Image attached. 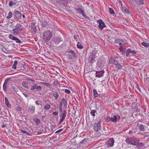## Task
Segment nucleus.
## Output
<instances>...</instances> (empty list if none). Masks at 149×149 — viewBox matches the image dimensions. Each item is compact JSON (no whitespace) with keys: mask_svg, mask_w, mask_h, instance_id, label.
<instances>
[{"mask_svg":"<svg viewBox=\"0 0 149 149\" xmlns=\"http://www.w3.org/2000/svg\"><path fill=\"white\" fill-rule=\"evenodd\" d=\"M22 25L20 23H17L15 26V28L12 31V33L14 36L18 35L22 30Z\"/></svg>","mask_w":149,"mask_h":149,"instance_id":"nucleus-1","label":"nucleus"},{"mask_svg":"<svg viewBox=\"0 0 149 149\" xmlns=\"http://www.w3.org/2000/svg\"><path fill=\"white\" fill-rule=\"evenodd\" d=\"M139 141V139L134 137L128 138L125 140V142L127 144L134 146H137Z\"/></svg>","mask_w":149,"mask_h":149,"instance_id":"nucleus-2","label":"nucleus"},{"mask_svg":"<svg viewBox=\"0 0 149 149\" xmlns=\"http://www.w3.org/2000/svg\"><path fill=\"white\" fill-rule=\"evenodd\" d=\"M52 37V33L48 30L44 31L43 35L42 38L45 42H47L51 39Z\"/></svg>","mask_w":149,"mask_h":149,"instance_id":"nucleus-3","label":"nucleus"},{"mask_svg":"<svg viewBox=\"0 0 149 149\" xmlns=\"http://www.w3.org/2000/svg\"><path fill=\"white\" fill-rule=\"evenodd\" d=\"M120 118V116L117 114L113 116V117H111L110 116H107L105 119V121L106 122H109L111 121L113 122H116L118 120H119Z\"/></svg>","mask_w":149,"mask_h":149,"instance_id":"nucleus-4","label":"nucleus"},{"mask_svg":"<svg viewBox=\"0 0 149 149\" xmlns=\"http://www.w3.org/2000/svg\"><path fill=\"white\" fill-rule=\"evenodd\" d=\"M66 113L67 112L66 110H64L63 111V113L62 114V113L59 114V117H61V118L60 119L58 123L59 125L61 124L64 120L65 118Z\"/></svg>","mask_w":149,"mask_h":149,"instance_id":"nucleus-5","label":"nucleus"},{"mask_svg":"<svg viewBox=\"0 0 149 149\" xmlns=\"http://www.w3.org/2000/svg\"><path fill=\"white\" fill-rule=\"evenodd\" d=\"M97 22L99 24L98 27L101 30L106 27L104 22L102 19L98 20Z\"/></svg>","mask_w":149,"mask_h":149,"instance_id":"nucleus-6","label":"nucleus"},{"mask_svg":"<svg viewBox=\"0 0 149 149\" xmlns=\"http://www.w3.org/2000/svg\"><path fill=\"white\" fill-rule=\"evenodd\" d=\"M114 141L113 138H110L106 142V144L108 147L113 146Z\"/></svg>","mask_w":149,"mask_h":149,"instance_id":"nucleus-7","label":"nucleus"},{"mask_svg":"<svg viewBox=\"0 0 149 149\" xmlns=\"http://www.w3.org/2000/svg\"><path fill=\"white\" fill-rule=\"evenodd\" d=\"M100 122L95 123L94 125V129L96 132H98L100 129Z\"/></svg>","mask_w":149,"mask_h":149,"instance_id":"nucleus-8","label":"nucleus"},{"mask_svg":"<svg viewBox=\"0 0 149 149\" xmlns=\"http://www.w3.org/2000/svg\"><path fill=\"white\" fill-rule=\"evenodd\" d=\"M8 37L10 39L15 41L17 43H21L22 42L19 39L14 36L12 35H9Z\"/></svg>","mask_w":149,"mask_h":149,"instance_id":"nucleus-9","label":"nucleus"},{"mask_svg":"<svg viewBox=\"0 0 149 149\" xmlns=\"http://www.w3.org/2000/svg\"><path fill=\"white\" fill-rule=\"evenodd\" d=\"M105 64V62L104 60H99L98 61L97 63V65L98 67H99L100 69L102 68Z\"/></svg>","mask_w":149,"mask_h":149,"instance_id":"nucleus-10","label":"nucleus"},{"mask_svg":"<svg viewBox=\"0 0 149 149\" xmlns=\"http://www.w3.org/2000/svg\"><path fill=\"white\" fill-rule=\"evenodd\" d=\"M96 58L95 53L91 52L90 53V55L88 58L89 62H92Z\"/></svg>","mask_w":149,"mask_h":149,"instance_id":"nucleus-11","label":"nucleus"},{"mask_svg":"<svg viewBox=\"0 0 149 149\" xmlns=\"http://www.w3.org/2000/svg\"><path fill=\"white\" fill-rule=\"evenodd\" d=\"M36 89L37 90H40L42 89V87L40 86H38L36 84H34L31 86V90H34Z\"/></svg>","mask_w":149,"mask_h":149,"instance_id":"nucleus-12","label":"nucleus"},{"mask_svg":"<svg viewBox=\"0 0 149 149\" xmlns=\"http://www.w3.org/2000/svg\"><path fill=\"white\" fill-rule=\"evenodd\" d=\"M8 80L9 79H6L3 84V89L4 91H6L7 90V88L8 86L7 84Z\"/></svg>","mask_w":149,"mask_h":149,"instance_id":"nucleus-13","label":"nucleus"},{"mask_svg":"<svg viewBox=\"0 0 149 149\" xmlns=\"http://www.w3.org/2000/svg\"><path fill=\"white\" fill-rule=\"evenodd\" d=\"M118 61L114 57H111L109 59V63L111 64L115 65Z\"/></svg>","mask_w":149,"mask_h":149,"instance_id":"nucleus-14","label":"nucleus"},{"mask_svg":"<svg viewBox=\"0 0 149 149\" xmlns=\"http://www.w3.org/2000/svg\"><path fill=\"white\" fill-rule=\"evenodd\" d=\"M14 14L15 17L16 18L19 19L21 18L22 15L17 10H15Z\"/></svg>","mask_w":149,"mask_h":149,"instance_id":"nucleus-15","label":"nucleus"},{"mask_svg":"<svg viewBox=\"0 0 149 149\" xmlns=\"http://www.w3.org/2000/svg\"><path fill=\"white\" fill-rule=\"evenodd\" d=\"M104 72L103 70H102L100 71L97 72L96 73V77H98L100 78L102 77L103 76Z\"/></svg>","mask_w":149,"mask_h":149,"instance_id":"nucleus-16","label":"nucleus"},{"mask_svg":"<svg viewBox=\"0 0 149 149\" xmlns=\"http://www.w3.org/2000/svg\"><path fill=\"white\" fill-rule=\"evenodd\" d=\"M35 107L33 106L29 107L28 109V111L31 113L33 114L35 112Z\"/></svg>","mask_w":149,"mask_h":149,"instance_id":"nucleus-17","label":"nucleus"},{"mask_svg":"<svg viewBox=\"0 0 149 149\" xmlns=\"http://www.w3.org/2000/svg\"><path fill=\"white\" fill-rule=\"evenodd\" d=\"M61 38L56 37L54 38V42L56 44H58L61 41Z\"/></svg>","mask_w":149,"mask_h":149,"instance_id":"nucleus-18","label":"nucleus"},{"mask_svg":"<svg viewBox=\"0 0 149 149\" xmlns=\"http://www.w3.org/2000/svg\"><path fill=\"white\" fill-rule=\"evenodd\" d=\"M17 3V1L15 0H11L9 2V5L10 7L15 5Z\"/></svg>","mask_w":149,"mask_h":149,"instance_id":"nucleus-19","label":"nucleus"},{"mask_svg":"<svg viewBox=\"0 0 149 149\" xmlns=\"http://www.w3.org/2000/svg\"><path fill=\"white\" fill-rule=\"evenodd\" d=\"M76 10L77 11H78L84 17H86V16L84 12V11L83 10H82L81 8H79L77 9Z\"/></svg>","mask_w":149,"mask_h":149,"instance_id":"nucleus-20","label":"nucleus"},{"mask_svg":"<svg viewBox=\"0 0 149 149\" xmlns=\"http://www.w3.org/2000/svg\"><path fill=\"white\" fill-rule=\"evenodd\" d=\"M122 11L124 13L130 14V13L129 11V10L125 7H122L121 8Z\"/></svg>","mask_w":149,"mask_h":149,"instance_id":"nucleus-21","label":"nucleus"},{"mask_svg":"<svg viewBox=\"0 0 149 149\" xmlns=\"http://www.w3.org/2000/svg\"><path fill=\"white\" fill-rule=\"evenodd\" d=\"M5 104L6 106L9 108H10L11 107V105L10 104L9 101H8L7 98L6 97H5Z\"/></svg>","mask_w":149,"mask_h":149,"instance_id":"nucleus-22","label":"nucleus"},{"mask_svg":"<svg viewBox=\"0 0 149 149\" xmlns=\"http://www.w3.org/2000/svg\"><path fill=\"white\" fill-rule=\"evenodd\" d=\"M19 131H20L21 132L22 134H25L26 135L30 136H31L32 135V134H31L30 133L28 132L27 131L23 130L21 129H19Z\"/></svg>","mask_w":149,"mask_h":149,"instance_id":"nucleus-23","label":"nucleus"},{"mask_svg":"<svg viewBox=\"0 0 149 149\" xmlns=\"http://www.w3.org/2000/svg\"><path fill=\"white\" fill-rule=\"evenodd\" d=\"M22 84L23 86L26 88L27 89L29 88V87L28 86V84L27 82L25 81H23L22 82Z\"/></svg>","mask_w":149,"mask_h":149,"instance_id":"nucleus-24","label":"nucleus"},{"mask_svg":"<svg viewBox=\"0 0 149 149\" xmlns=\"http://www.w3.org/2000/svg\"><path fill=\"white\" fill-rule=\"evenodd\" d=\"M31 28L34 30V32H36L37 30L36 28L35 24L34 23L32 22L31 23Z\"/></svg>","mask_w":149,"mask_h":149,"instance_id":"nucleus-25","label":"nucleus"},{"mask_svg":"<svg viewBox=\"0 0 149 149\" xmlns=\"http://www.w3.org/2000/svg\"><path fill=\"white\" fill-rule=\"evenodd\" d=\"M93 96L95 98H96L98 97V94L97 92V91L95 89H93Z\"/></svg>","mask_w":149,"mask_h":149,"instance_id":"nucleus-26","label":"nucleus"},{"mask_svg":"<svg viewBox=\"0 0 149 149\" xmlns=\"http://www.w3.org/2000/svg\"><path fill=\"white\" fill-rule=\"evenodd\" d=\"M17 64H18L17 61H14L13 64L12 65V68L15 70L17 68L16 66H17Z\"/></svg>","mask_w":149,"mask_h":149,"instance_id":"nucleus-27","label":"nucleus"},{"mask_svg":"<svg viewBox=\"0 0 149 149\" xmlns=\"http://www.w3.org/2000/svg\"><path fill=\"white\" fill-rule=\"evenodd\" d=\"M61 102L63 104L64 107H66L67 106V102L65 100L64 98H63Z\"/></svg>","mask_w":149,"mask_h":149,"instance_id":"nucleus-28","label":"nucleus"},{"mask_svg":"<svg viewBox=\"0 0 149 149\" xmlns=\"http://www.w3.org/2000/svg\"><path fill=\"white\" fill-rule=\"evenodd\" d=\"M116 67L119 69H121L122 68V66L120 63L118 61L116 64L115 65Z\"/></svg>","mask_w":149,"mask_h":149,"instance_id":"nucleus-29","label":"nucleus"},{"mask_svg":"<svg viewBox=\"0 0 149 149\" xmlns=\"http://www.w3.org/2000/svg\"><path fill=\"white\" fill-rule=\"evenodd\" d=\"M47 22L45 20H44L42 22L41 25L42 27H44L47 26Z\"/></svg>","mask_w":149,"mask_h":149,"instance_id":"nucleus-30","label":"nucleus"},{"mask_svg":"<svg viewBox=\"0 0 149 149\" xmlns=\"http://www.w3.org/2000/svg\"><path fill=\"white\" fill-rule=\"evenodd\" d=\"M141 44L146 47L148 48L149 47V43H146L144 42H142L141 43Z\"/></svg>","mask_w":149,"mask_h":149,"instance_id":"nucleus-31","label":"nucleus"},{"mask_svg":"<svg viewBox=\"0 0 149 149\" xmlns=\"http://www.w3.org/2000/svg\"><path fill=\"white\" fill-rule=\"evenodd\" d=\"M33 121L36 123L37 124H39L40 123V120L39 119L37 118H33Z\"/></svg>","mask_w":149,"mask_h":149,"instance_id":"nucleus-32","label":"nucleus"},{"mask_svg":"<svg viewBox=\"0 0 149 149\" xmlns=\"http://www.w3.org/2000/svg\"><path fill=\"white\" fill-rule=\"evenodd\" d=\"M77 47L78 48L82 49L83 48V46L79 42H78L77 44Z\"/></svg>","mask_w":149,"mask_h":149,"instance_id":"nucleus-33","label":"nucleus"},{"mask_svg":"<svg viewBox=\"0 0 149 149\" xmlns=\"http://www.w3.org/2000/svg\"><path fill=\"white\" fill-rule=\"evenodd\" d=\"M12 87L15 92H17L19 91L17 86H12Z\"/></svg>","mask_w":149,"mask_h":149,"instance_id":"nucleus-34","label":"nucleus"},{"mask_svg":"<svg viewBox=\"0 0 149 149\" xmlns=\"http://www.w3.org/2000/svg\"><path fill=\"white\" fill-rule=\"evenodd\" d=\"M13 15V14L10 11L8 15L6 17L7 18L10 19L12 17Z\"/></svg>","mask_w":149,"mask_h":149,"instance_id":"nucleus-35","label":"nucleus"},{"mask_svg":"<svg viewBox=\"0 0 149 149\" xmlns=\"http://www.w3.org/2000/svg\"><path fill=\"white\" fill-rule=\"evenodd\" d=\"M137 146L139 147H141L142 148H143L145 147V145L143 143H140L139 141L138 144Z\"/></svg>","mask_w":149,"mask_h":149,"instance_id":"nucleus-36","label":"nucleus"},{"mask_svg":"<svg viewBox=\"0 0 149 149\" xmlns=\"http://www.w3.org/2000/svg\"><path fill=\"white\" fill-rule=\"evenodd\" d=\"M53 95L54 97L57 98L58 97V94L57 92H55L53 93Z\"/></svg>","mask_w":149,"mask_h":149,"instance_id":"nucleus-37","label":"nucleus"},{"mask_svg":"<svg viewBox=\"0 0 149 149\" xmlns=\"http://www.w3.org/2000/svg\"><path fill=\"white\" fill-rule=\"evenodd\" d=\"M50 107L51 106L50 105L48 104H46L44 106V109H45L48 110V109H50Z\"/></svg>","mask_w":149,"mask_h":149,"instance_id":"nucleus-38","label":"nucleus"},{"mask_svg":"<svg viewBox=\"0 0 149 149\" xmlns=\"http://www.w3.org/2000/svg\"><path fill=\"white\" fill-rule=\"evenodd\" d=\"M139 130L141 131H143L144 129V126L143 125H141L139 126Z\"/></svg>","mask_w":149,"mask_h":149,"instance_id":"nucleus-39","label":"nucleus"},{"mask_svg":"<svg viewBox=\"0 0 149 149\" xmlns=\"http://www.w3.org/2000/svg\"><path fill=\"white\" fill-rule=\"evenodd\" d=\"M96 112V111L95 110H92L91 112V114L93 116H95V113Z\"/></svg>","mask_w":149,"mask_h":149,"instance_id":"nucleus-40","label":"nucleus"},{"mask_svg":"<svg viewBox=\"0 0 149 149\" xmlns=\"http://www.w3.org/2000/svg\"><path fill=\"white\" fill-rule=\"evenodd\" d=\"M109 11L110 13L111 14H114L115 13V12L111 8H109Z\"/></svg>","mask_w":149,"mask_h":149,"instance_id":"nucleus-41","label":"nucleus"},{"mask_svg":"<svg viewBox=\"0 0 149 149\" xmlns=\"http://www.w3.org/2000/svg\"><path fill=\"white\" fill-rule=\"evenodd\" d=\"M64 92L67 93L68 94H70V90H69L68 89H65L64 90Z\"/></svg>","mask_w":149,"mask_h":149,"instance_id":"nucleus-42","label":"nucleus"},{"mask_svg":"<svg viewBox=\"0 0 149 149\" xmlns=\"http://www.w3.org/2000/svg\"><path fill=\"white\" fill-rule=\"evenodd\" d=\"M40 83L44 85H46L47 86H48L49 85H50V84L49 83H46V82H40Z\"/></svg>","mask_w":149,"mask_h":149,"instance_id":"nucleus-43","label":"nucleus"},{"mask_svg":"<svg viewBox=\"0 0 149 149\" xmlns=\"http://www.w3.org/2000/svg\"><path fill=\"white\" fill-rule=\"evenodd\" d=\"M139 3L140 5H143L144 4L143 0H139Z\"/></svg>","mask_w":149,"mask_h":149,"instance_id":"nucleus-44","label":"nucleus"},{"mask_svg":"<svg viewBox=\"0 0 149 149\" xmlns=\"http://www.w3.org/2000/svg\"><path fill=\"white\" fill-rule=\"evenodd\" d=\"M136 103L135 102L133 103L132 106V108L134 107L135 108L137 107Z\"/></svg>","mask_w":149,"mask_h":149,"instance_id":"nucleus-45","label":"nucleus"},{"mask_svg":"<svg viewBox=\"0 0 149 149\" xmlns=\"http://www.w3.org/2000/svg\"><path fill=\"white\" fill-rule=\"evenodd\" d=\"M79 36L78 35H75L74 37V39L77 41V39L78 38Z\"/></svg>","mask_w":149,"mask_h":149,"instance_id":"nucleus-46","label":"nucleus"},{"mask_svg":"<svg viewBox=\"0 0 149 149\" xmlns=\"http://www.w3.org/2000/svg\"><path fill=\"white\" fill-rule=\"evenodd\" d=\"M27 80L29 81H31L33 82H35V81L34 79H31L29 78L27 79Z\"/></svg>","mask_w":149,"mask_h":149,"instance_id":"nucleus-47","label":"nucleus"},{"mask_svg":"<svg viewBox=\"0 0 149 149\" xmlns=\"http://www.w3.org/2000/svg\"><path fill=\"white\" fill-rule=\"evenodd\" d=\"M69 53H71L73 54L74 56H75V53L74 52L73 50H70L69 52Z\"/></svg>","mask_w":149,"mask_h":149,"instance_id":"nucleus-48","label":"nucleus"},{"mask_svg":"<svg viewBox=\"0 0 149 149\" xmlns=\"http://www.w3.org/2000/svg\"><path fill=\"white\" fill-rule=\"evenodd\" d=\"M59 112L60 114L62 113V107H59Z\"/></svg>","mask_w":149,"mask_h":149,"instance_id":"nucleus-49","label":"nucleus"},{"mask_svg":"<svg viewBox=\"0 0 149 149\" xmlns=\"http://www.w3.org/2000/svg\"><path fill=\"white\" fill-rule=\"evenodd\" d=\"M86 142V139H84L81 141L80 142V144H82L83 143L85 144V143Z\"/></svg>","mask_w":149,"mask_h":149,"instance_id":"nucleus-50","label":"nucleus"},{"mask_svg":"<svg viewBox=\"0 0 149 149\" xmlns=\"http://www.w3.org/2000/svg\"><path fill=\"white\" fill-rule=\"evenodd\" d=\"M63 130L62 129H60L59 130H57L55 132V133H59V132H61Z\"/></svg>","mask_w":149,"mask_h":149,"instance_id":"nucleus-51","label":"nucleus"},{"mask_svg":"<svg viewBox=\"0 0 149 149\" xmlns=\"http://www.w3.org/2000/svg\"><path fill=\"white\" fill-rule=\"evenodd\" d=\"M36 104L37 105H39L40 104V101L38 100H36L35 102Z\"/></svg>","mask_w":149,"mask_h":149,"instance_id":"nucleus-52","label":"nucleus"},{"mask_svg":"<svg viewBox=\"0 0 149 149\" xmlns=\"http://www.w3.org/2000/svg\"><path fill=\"white\" fill-rule=\"evenodd\" d=\"M54 115H57L58 114V111H54L52 113Z\"/></svg>","mask_w":149,"mask_h":149,"instance_id":"nucleus-53","label":"nucleus"},{"mask_svg":"<svg viewBox=\"0 0 149 149\" xmlns=\"http://www.w3.org/2000/svg\"><path fill=\"white\" fill-rule=\"evenodd\" d=\"M22 108L20 107H18L16 108V110L17 111H20L22 110Z\"/></svg>","mask_w":149,"mask_h":149,"instance_id":"nucleus-54","label":"nucleus"},{"mask_svg":"<svg viewBox=\"0 0 149 149\" xmlns=\"http://www.w3.org/2000/svg\"><path fill=\"white\" fill-rule=\"evenodd\" d=\"M120 40L118 39H116L115 41V43H119L120 42Z\"/></svg>","mask_w":149,"mask_h":149,"instance_id":"nucleus-55","label":"nucleus"},{"mask_svg":"<svg viewBox=\"0 0 149 149\" xmlns=\"http://www.w3.org/2000/svg\"><path fill=\"white\" fill-rule=\"evenodd\" d=\"M53 83L55 85H57L58 84V82L56 81H54V82H53Z\"/></svg>","mask_w":149,"mask_h":149,"instance_id":"nucleus-56","label":"nucleus"},{"mask_svg":"<svg viewBox=\"0 0 149 149\" xmlns=\"http://www.w3.org/2000/svg\"><path fill=\"white\" fill-rule=\"evenodd\" d=\"M62 105H63L62 103V102H60V104H59V107H62Z\"/></svg>","mask_w":149,"mask_h":149,"instance_id":"nucleus-57","label":"nucleus"},{"mask_svg":"<svg viewBox=\"0 0 149 149\" xmlns=\"http://www.w3.org/2000/svg\"><path fill=\"white\" fill-rule=\"evenodd\" d=\"M132 130H130L129 132V134H132Z\"/></svg>","mask_w":149,"mask_h":149,"instance_id":"nucleus-58","label":"nucleus"},{"mask_svg":"<svg viewBox=\"0 0 149 149\" xmlns=\"http://www.w3.org/2000/svg\"><path fill=\"white\" fill-rule=\"evenodd\" d=\"M6 127V125L5 124H3L2 126H1V127L2 128H4L5 127Z\"/></svg>","mask_w":149,"mask_h":149,"instance_id":"nucleus-59","label":"nucleus"},{"mask_svg":"<svg viewBox=\"0 0 149 149\" xmlns=\"http://www.w3.org/2000/svg\"><path fill=\"white\" fill-rule=\"evenodd\" d=\"M23 94L25 97H26L27 96V95L24 93H23Z\"/></svg>","mask_w":149,"mask_h":149,"instance_id":"nucleus-60","label":"nucleus"},{"mask_svg":"<svg viewBox=\"0 0 149 149\" xmlns=\"http://www.w3.org/2000/svg\"><path fill=\"white\" fill-rule=\"evenodd\" d=\"M3 52H4L5 53H7V52H6V49H3L2 50Z\"/></svg>","mask_w":149,"mask_h":149,"instance_id":"nucleus-61","label":"nucleus"},{"mask_svg":"<svg viewBox=\"0 0 149 149\" xmlns=\"http://www.w3.org/2000/svg\"><path fill=\"white\" fill-rule=\"evenodd\" d=\"M68 57L70 59H71L72 58V57H71V56H70V55H69Z\"/></svg>","mask_w":149,"mask_h":149,"instance_id":"nucleus-62","label":"nucleus"},{"mask_svg":"<svg viewBox=\"0 0 149 149\" xmlns=\"http://www.w3.org/2000/svg\"><path fill=\"white\" fill-rule=\"evenodd\" d=\"M130 52L131 53H135V52L134 51H132Z\"/></svg>","mask_w":149,"mask_h":149,"instance_id":"nucleus-63","label":"nucleus"},{"mask_svg":"<svg viewBox=\"0 0 149 149\" xmlns=\"http://www.w3.org/2000/svg\"><path fill=\"white\" fill-rule=\"evenodd\" d=\"M11 0H6V3L8 2L9 1H10Z\"/></svg>","mask_w":149,"mask_h":149,"instance_id":"nucleus-64","label":"nucleus"}]
</instances>
